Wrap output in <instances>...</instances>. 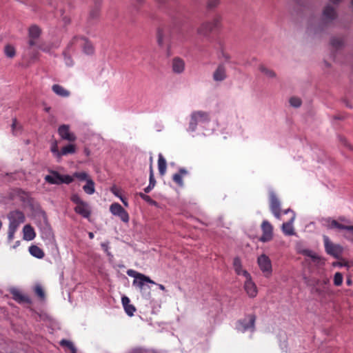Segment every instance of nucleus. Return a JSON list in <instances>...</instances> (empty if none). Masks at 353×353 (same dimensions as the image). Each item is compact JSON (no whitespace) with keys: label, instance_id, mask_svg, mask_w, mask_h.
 Masks as SVG:
<instances>
[{"label":"nucleus","instance_id":"obj_18","mask_svg":"<svg viewBox=\"0 0 353 353\" xmlns=\"http://www.w3.org/2000/svg\"><path fill=\"white\" fill-rule=\"evenodd\" d=\"M246 280L244 283V289L250 297H255L257 294V288L254 283L252 281V277H245Z\"/></svg>","mask_w":353,"mask_h":353},{"label":"nucleus","instance_id":"obj_59","mask_svg":"<svg viewBox=\"0 0 353 353\" xmlns=\"http://www.w3.org/2000/svg\"><path fill=\"white\" fill-rule=\"evenodd\" d=\"M119 199H121V201H122L125 206H128V203L125 199H123L122 196H119Z\"/></svg>","mask_w":353,"mask_h":353},{"label":"nucleus","instance_id":"obj_24","mask_svg":"<svg viewBox=\"0 0 353 353\" xmlns=\"http://www.w3.org/2000/svg\"><path fill=\"white\" fill-rule=\"evenodd\" d=\"M23 239L26 241H32L35 238L36 234L33 228L28 224L23 226Z\"/></svg>","mask_w":353,"mask_h":353},{"label":"nucleus","instance_id":"obj_9","mask_svg":"<svg viewBox=\"0 0 353 353\" xmlns=\"http://www.w3.org/2000/svg\"><path fill=\"white\" fill-rule=\"evenodd\" d=\"M148 283L156 284L154 281L150 279V278L145 274L141 275L138 277V279L134 280L132 282L133 286L137 288L141 292L143 291L150 290Z\"/></svg>","mask_w":353,"mask_h":353},{"label":"nucleus","instance_id":"obj_33","mask_svg":"<svg viewBox=\"0 0 353 353\" xmlns=\"http://www.w3.org/2000/svg\"><path fill=\"white\" fill-rule=\"evenodd\" d=\"M330 44L334 49L337 50L343 46L344 41L341 38L332 37L330 40Z\"/></svg>","mask_w":353,"mask_h":353},{"label":"nucleus","instance_id":"obj_57","mask_svg":"<svg viewBox=\"0 0 353 353\" xmlns=\"http://www.w3.org/2000/svg\"><path fill=\"white\" fill-rule=\"evenodd\" d=\"M154 185L148 184V185L144 188L145 193H149L154 188Z\"/></svg>","mask_w":353,"mask_h":353},{"label":"nucleus","instance_id":"obj_25","mask_svg":"<svg viewBox=\"0 0 353 353\" xmlns=\"http://www.w3.org/2000/svg\"><path fill=\"white\" fill-rule=\"evenodd\" d=\"M188 174V171L183 168H181L179 169V172L175 173L173 176L172 179L173 181L179 185L180 187L183 186V176L186 175Z\"/></svg>","mask_w":353,"mask_h":353},{"label":"nucleus","instance_id":"obj_40","mask_svg":"<svg viewBox=\"0 0 353 353\" xmlns=\"http://www.w3.org/2000/svg\"><path fill=\"white\" fill-rule=\"evenodd\" d=\"M50 150L54 156H55L58 159H60V151L58 150L57 143L56 141L52 143Z\"/></svg>","mask_w":353,"mask_h":353},{"label":"nucleus","instance_id":"obj_13","mask_svg":"<svg viewBox=\"0 0 353 353\" xmlns=\"http://www.w3.org/2000/svg\"><path fill=\"white\" fill-rule=\"evenodd\" d=\"M296 251L299 254L309 257L311 261L316 264H319L321 261V257L312 250L304 248L301 245H297Z\"/></svg>","mask_w":353,"mask_h":353},{"label":"nucleus","instance_id":"obj_58","mask_svg":"<svg viewBox=\"0 0 353 353\" xmlns=\"http://www.w3.org/2000/svg\"><path fill=\"white\" fill-rule=\"evenodd\" d=\"M65 62L66 65H72V61L70 57H69L65 56Z\"/></svg>","mask_w":353,"mask_h":353},{"label":"nucleus","instance_id":"obj_23","mask_svg":"<svg viewBox=\"0 0 353 353\" xmlns=\"http://www.w3.org/2000/svg\"><path fill=\"white\" fill-rule=\"evenodd\" d=\"M130 299L128 296H122L121 303L125 310V312L128 316H132L134 315V312H135L136 309L134 305L130 304Z\"/></svg>","mask_w":353,"mask_h":353},{"label":"nucleus","instance_id":"obj_46","mask_svg":"<svg viewBox=\"0 0 353 353\" xmlns=\"http://www.w3.org/2000/svg\"><path fill=\"white\" fill-rule=\"evenodd\" d=\"M126 273L129 276L133 277L134 279V280L138 279V277H140L141 275L143 274L132 269L128 270Z\"/></svg>","mask_w":353,"mask_h":353},{"label":"nucleus","instance_id":"obj_47","mask_svg":"<svg viewBox=\"0 0 353 353\" xmlns=\"http://www.w3.org/2000/svg\"><path fill=\"white\" fill-rule=\"evenodd\" d=\"M17 229L8 226V241L11 242L14 239V234Z\"/></svg>","mask_w":353,"mask_h":353},{"label":"nucleus","instance_id":"obj_39","mask_svg":"<svg viewBox=\"0 0 353 353\" xmlns=\"http://www.w3.org/2000/svg\"><path fill=\"white\" fill-rule=\"evenodd\" d=\"M139 196L143 201H146L149 204L154 205H157V202L155 201H154L153 199H152L151 197L150 196L147 195L146 194L143 193V192H139Z\"/></svg>","mask_w":353,"mask_h":353},{"label":"nucleus","instance_id":"obj_63","mask_svg":"<svg viewBox=\"0 0 353 353\" xmlns=\"http://www.w3.org/2000/svg\"><path fill=\"white\" fill-rule=\"evenodd\" d=\"M70 350H71V353H77V349L74 345Z\"/></svg>","mask_w":353,"mask_h":353},{"label":"nucleus","instance_id":"obj_2","mask_svg":"<svg viewBox=\"0 0 353 353\" xmlns=\"http://www.w3.org/2000/svg\"><path fill=\"white\" fill-rule=\"evenodd\" d=\"M211 121L210 114L203 110L193 111L190 115V121L187 131L194 132L199 128L206 130Z\"/></svg>","mask_w":353,"mask_h":353},{"label":"nucleus","instance_id":"obj_55","mask_svg":"<svg viewBox=\"0 0 353 353\" xmlns=\"http://www.w3.org/2000/svg\"><path fill=\"white\" fill-rule=\"evenodd\" d=\"M101 246L105 253L109 251L110 248L108 241L101 243Z\"/></svg>","mask_w":353,"mask_h":353},{"label":"nucleus","instance_id":"obj_6","mask_svg":"<svg viewBox=\"0 0 353 353\" xmlns=\"http://www.w3.org/2000/svg\"><path fill=\"white\" fill-rule=\"evenodd\" d=\"M321 225L327 229L336 228L339 230H347L353 234V225H344L330 217L323 218L321 220Z\"/></svg>","mask_w":353,"mask_h":353},{"label":"nucleus","instance_id":"obj_36","mask_svg":"<svg viewBox=\"0 0 353 353\" xmlns=\"http://www.w3.org/2000/svg\"><path fill=\"white\" fill-rule=\"evenodd\" d=\"M74 178H77L78 180L83 181H87L90 179L88 174L85 172H76L72 176Z\"/></svg>","mask_w":353,"mask_h":353},{"label":"nucleus","instance_id":"obj_61","mask_svg":"<svg viewBox=\"0 0 353 353\" xmlns=\"http://www.w3.org/2000/svg\"><path fill=\"white\" fill-rule=\"evenodd\" d=\"M289 212H291L292 215H293V213H294V212L293 210H292L290 208H288L283 211L284 214H288Z\"/></svg>","mask_w":353,"mask_h":353},{"label":"nucleus","instance_id":"obj_21","mask_svg":"<svg viewBox=\"0 0 353 353\" xmlns=\"http://www.w3.org/2000/svg\"><path fill=\"white\" fill-rule=\"evenodd\" d=\"M295 217L296 214L295 213H293V215L291 216L289 221L282 224V231L285 235L291 236L294 234L293 223L295 220Z\"/></svg>","mask_w":353,"mask_h":353},{"label":"nucleus","instance_id":"obj_45","mask_svg":"<svg viewBox=\"0 0 353 353\" xmlns=\"http://www.w3.org/2000/svg\"><path fill=\"white\" fill-rule=\"evenodd\" d=\"M12 129L13 133L15 135L19 134V131L21 130V125H19V123H17V119H15L13 120V122H12Z\"/></svg>","mask_w":353,"mask_h":353},{"label":"nucleus","instance_id":"obj_31","mask_svg":"<svg viewBox=\"0 0 353 353\" xmlns=\"http://www.w3.org/2000/svg\"><path fill=\"white\" fill-rule=\"evenodd\" d=\"M167 163L165 158L160 153L159 154V159H158V168L159 172L161 175L165 174L166 172Z\"/></svg>","mask_w":353,"mask_h":353},{"label":"nucleus","instance_id":"obj_43","mask_svg":"<svg viewBox=\"0 0 353 353\" xmlns=\"http://www.w3.org/2000/svg\"><path fill=\"white\" fill-rule=\"evenodd\" d=\"M220 3L219 0H208L207 3V8L209 10H212L216 8Z\"/></svg>","mask_w":353,"mask_h":353},{"label":"nucleus","instance_id":"obj_48","mask_svg":"<svg viewBox=\"0 0 353 353\" xmlns=\"http://www.w3.org/2000/svg\"><path fill=\"white\" fill-rule=\"evenodd\" d=\"M272 235H273V234H271V233L263 232V234L260 237L259 240L261 242H268L272 239Z\"/></svg>","mask_w":353,"mask_h":353},{"label":"nucleus","instance_id":"obj_22","mask_svg":"<svg viewBox=\"0 0 353 353\" xmlns=\"http://www.w3.org/2000/svg\"><path fill=\"white\" fill-rule=\"evenodd\" d=\"M233 266L236 274L243 275L245 278L250 277V274L248 272L243 269L241 259L239 257H235L234 259Z\"/></svg>","mask_w":353,"mask_h":353},{"label":"nucleus","instance_id":"obj_19","mask_svg":"<svg viewBox=\"0 0 353 353\" xmlns=\"http://www.w3.org/2000/svg\"><path fill=\"white\" fill-rule=\"evenodd\" d=\"M185 63L183 59L180 57H174L172 61V70L175 74H179L184 72Z\"/></svg>","mask_w":353,"mask_h":353},{"label":"nucleus","instance_id":"obj_27","mask_svg":"<svg viewBox=\"0 0 353 353\" xmlns=\"http://www.w3.org/2000/svg\"><path fill=\"white\" fill-rule=\"evenodd\" d=\"M41 237L43 239L52 242L54 240V234L52 228L49 225L43 227L41 230Z\"/></svg>","mask_w":353,"mask_h":353},{"label":"nucleus","instance_id":"obj_53","mask_svg":"<svg viewBox=\"0 0 353 353\" xmlns=\"http://www.w3.org/2000/svg\"><path fill=\"white\" fill-rule=\"evenodd\" d=\"M99 14V8L98 6H96V7L91 11L90 16L92 18L97 17Z\"/></svg>","mask_w":353,"mask_h":353},{"label":"nucleus","instance_id":"obj_28","mask_svg":"<svg viewBox=\"0 0 353 353\" xmlns=\"http://www.w3.org/2000/svg\"><path fill=\"white\" fill-rule=\"evenodd\" d=\"M80 45L83 47L84 53L87 54H92L94 53V47L92 44L84 38H81Z\"/></svg>","mask_w":353,"mask_h":353},{"label":"nucleus","instance_id":"obj_42","mask_svg":"<svg viewBox=\"0 0 353 353\" xmlns=\"http://www.w3.org/2000/svg\"><path fill=\"white\" fill-rule=\"evenodd\" d=\"M290 105L294 108H299L301 105V100L298 97H291L290 99Z\"/></svg>","mask_w":353,"mask_h":353},{"label":"nucleus","instance_id":"obj_32","mask_svg":"<svg viewBox=\"0 0 353 353\" xmlns=\"http://www.w3.org/2000/svg\"><path fill=\"white\" fill-rule=\"evenodd\" d=\"M259 70H260V72L263 74L267 78H269V79H274L276 77V74L275 72L266 68L265 66L261 65L259 66Z\"/></svg>","mask_w":353,"mask_h":353},{"label":"nucleus","instance_id":"obj_50","mask_svg":"<svg viewBox=\"0 0 353 353\" xmlns=\"http://www.w3.org/2000/svg\"><path fill=\"white\" fill-rule=\"evenodd\" d=\"M12 294L16 300L23 301L24 299V296L17 290H13Z\"/></svg>","mask_w":353,"mask_h":353},{"label":"nucleus","instance_id":"obj_4","mask_svg":"<svg viewBox=\"0 0 353 353\" xmlns=\"http://www.w3.org/2000/svg\"><path fill=\"white\" fill-rule=\"evenodd\" d=\"M50 174L46 175L44 178L45 181L49 184L60 185L62 183L70 184L73 182V177L70 175H61L57 171L50 170Z\"/></svg>","mask_w":353,"mask_h":353},{"label":"nucleus","instance_id":"obj_20","mask_svg":"<svg viewBox=\"0 0 353 353\" xmlns=\"http://www.w3.org/2000/svg\"><path fill=\"white\" fill-rule=\"evenodd\" d=\"M74 210L77 214L85 219H89L91 215V209L87 202H84L79 205H76Z\"/></svg>","mask_w":353,"mask_h":353},{"label":"nucleus","instance_id":"obj_17","mask_svg":"<svg viewBox=\"0 0 353 353\" xmlns=\"http://www.w3.org/2000/svg\"><path fill=\"white\" fill-rule=\"evenodd\" d=\"M271 211L276 219L281 218V203L276 196L272 193L270 195Z\"/></svg>","mask_w":353,"mask_h":353},{"label":"nucleus","instance_id":"obj_44","mask_svg":"<svg viewBox=\"0 0 353 353\" xmlns=\"http://www.w3.org/2000/svg\"><path fill=\"white\" fill-rule=\"evenodd\" d=\"M70 199H71L72 202H73L74 203L77 204V205H81V204H82V203H83L85 202L77 194H72L71 196Z\"/></svg>","mask_w":353,"mask_h":353},{"label":"nucleus","instance_id":"obj_1","mask_svg":"<svg viewBox=\"0 0 353 353\" xmlns=\"http://www.w3.org/2000/svg\"><path fill=\"white\" fill-rule=\"evenodd\" d=\"M337 18L336 10L331 6H326L322 12L321 21L317 25L311 24L307 30L310 33L316 34L327 29Z\"/></svg>","mask_w":353,"mask_h":353},{"label":"nucleus","instance_id":"obj_49","mask_svg":"<svg viewBox=\"0 0 353 353\" xmlns=\"http://www.w3.org/2000/svg\"><path fill=\"white\" fill-rule=\"evenodd\" d=\"M219 58L222 57L225 59L226 63H229L230 60V55L224 52L223 49L221 50L220 53L219 54Z\"/></svg>","mask_w":353,"mask_h":353},{"label":"nucleus","instance_id":"obj_30","mask_svg":"<svg viewBox=\"0 0 353 353\" xmlns=\"http://www.w3.org/2000/svg\"><path fill=\"white\" fill-rule=\"evenodd\" d=\"M83 191L89 194H93L95 192V188H94V182L92 179H89L86 181L85 185L83 186Z\"/></svg>","mask_w":353,"mask_h":353},{"label":"nucleus","instance_id":"obj_14","mask_svg":"<svg viewBox=\"0 0 353 353\" xmlns=\"http://www.w3.org/2000/svg\"><path fill=\"white\" fill-rule=\"evenodd\" d=\"M219 21L218 19H215L213 22H205L201 24L198 28L197 32L200 35L206 36L213 30L219 27Z\"/></svg>","mask_w":353,"mask_h":353},{"label":"nucleus","instance_id":"obj_3","mask_svg":"<svg viewBox=\"0 0 353 353\" xmlns=\"http://www.w3.org/2000/svg\"><path fill=\"white\" fill-rule=\"evenodd\" d=\"M256 316L254 314H248L243 319H239L236 323V329L238 332L244 333L245 332H254L255 330Z\"/></svg>","mask_w":353,"mask_h":353},{"label":"nucleus","instance_id":"obj_15","mask_svg":"<svg viewBox=\"0 0 353 353\" xmlns=\"http://www.w3.org/2000/svg\"><path fill=\"white\" fill-rule=\"evenodd\" d=\"M227 70L224 63L218 65L212 74V79L216 82H221L227 79Z\"/></svg>","mask_w":353,"mask_h":353},{"label":"nucleus","instance_id":"obj_35","mask_svg":"<svg viewBox=\"0 0 353 353\" xmlns=\"http://www.w3.org/2000/svg\"><path fill=\"white\" fill-rule=\"evenodd\" d=\"M4 53L7 57L13 58L15 56L16 51L12 46L7 45L4 48Z\"/></svg>","mask_w":353,"mask_h":353},{"label":"nucleus","instance_id":"obj_12","mask_svg":"<svg viewBox=\"0 0 353 353\" xmlns=\"http://www.w3.org/2000/svg\"><path fill=\"white\" fill-rule=\"evenodd\" d=\"M58 134L60 137L70 142L74 141L77 139L76 135L70 130V125L66 124L61 125L58 128Z\"/></svg>","mask_w":353,"mask_h":353},{"label":"nucleus","instance_id":"obj_26","mask_svg":"<svg viewBox=\"0 0 353 353\" xmlns=\"http://www.w3.org/2000/svg\"><path fill=\"white\" fill-rule=\"evenodd\" d=\"M52 91L58 96L61 97H68L70 92L59 84H54L52 87Z\"/></svg>","mask_w":353,"mask_h":353},{"label":"nucleus","instance_id":"obj_52","mask_svg":"<svg viewBox=\"0 0 353 353\" xmlns=\"http://www.w3.org/2000/svg\"><path fill=\"white\" fill-rule=\"evenodd\" d=\"M149 184L154 185L156 184V180L154 179L153 172L152 170V167H150V177H149Z\"/></svg>","mask_w":353,"mask_h":353},{"label":"nucleus","instance_id":"obj_7","mask_svg":"<svg viewBox=\"0 0 353 353\" xmlns=\"http://www.w3.org/2000/svg\"><path fill=\"white\" fill-rule=\"evenodd\" d=\"M8 219L9 220V226L16 229H18L19 225L26 220L24 214L20 210L10 212L8 214Z\"/></svg>","mask_w":353,"mask_h":353},{"label":"nucleus","instance_id":"obj_8","mask_svg":"<svg viewBox=\"0 0 353 353\" xmlns=\"http://www.w3.org/2000/svg\"><path fill=\"white\" fill-rule=\"evenodd\" d=\"M110 212L114 215L119 216L124 223L129 221V214L127 211L118 203H113L110 206Z\"/></svg>","mask_w":353,"mask_h":353},{"label":"nucleus","instance_id":"obj_51","mask_svg":"<svg viewBox=\"0 0 353 353\" xmlns=\"http://www.w3.org/2000/svg\"><path fill=\"white\" fill-rule=\"evenodd\" d=\"M60 345L62 346L67 347L69 349H71L74 346V344L72 343V342H71L70 341L66 340V339H62L60 341Z\"/></svg>","mask_w":353,"mask_h":353},{"label":"nucleus","instance_id":"obj_29","mask_svg":"<svg viewBox=\"0 0 353 353\" xmlns=\"http://www.w3.org/2000/svg\"><path fill=\"white\" fill-rule=\"evenodd\" d=\"M29 252L32 256L39 259H41L44 256L43 251L35 245H32L29 247Z\"/></svg>","mask_w":353,"mask_h":353},{"label":"nucleus","instance_id":"obj_54","mask_svg":"<svg viewBox=\"0 0 353 353\" xmlns=\"http://www.w3.org/2000/svg\"><path fill=\"white\" fill-rule=\"evenodd\" d=\"M145 350L140 347L132 349L128 353H145Z\"/></svg>","mask_w":353,"mask_h":353},{"label":"nucleus","instance_id":"obj_62","mask_svg":"<svg viewBox=\"0 0 353 353\" xmlns=\"http://www.w3.org/2000/svg\"><path fill=\"white\" fill-rule=\"evenodd\" d=\"M155 285H157L159 287V288L163 291H164L165 290V286L162 284H157L156 283Z\"/></svg>","mask_w":353,"mask_h":353},{"label":"nucleus","instance_id":"obj_11","mask_svg":"<svg viewBox=\"0 0 353 353\" xmlns=\"http://www.w3.org/2000/svg\"><path fill=\"white\" fill-rule=\"evenodd\" d=\"M257 263L260 270L265 276L272 273V263L270 258L265 254H261L257 259Z\"/></svg>","mask_w":353,"mask_h":353},{"label":"nucleus","instance_id":"obj_41","mask_svg":"<svg viewBox=\"0 0 353 353\" xmlns=\"http://www.w3.org/2000/svg\"><path fill=\"white\" fill-rule=\"evenodd\" d=\"M34 292L41 299H44L45 298V292L40 285H37L34 288Z\"/></svg>","mask_w":353,"mask_h":353},{"label":"nucleus","instance_id":"obj_60","mask_svg":"<svg viewBox=\"0 0 353 353\" xmlns=\"http://www.w3.org/2000/svg\"><path fill=\"white\" fill-rule=\"evenodd\" d=\"M166 55L167 57H170L171 55V50H170V46L169 45L168 46L167 50H166Z\"/></svg>","mask_w":353,"mask_h":353},{"label":"nucleus","instance_id":"obj_38","mask_svg":"<svg viewBox=\"0 0 353 353\" xmlns=\"http://www.w3.org/2000/svg\"><path fill=\"white\" fill-rule=\"evenodd\" d=\"M343 274L341 272H336L334 276V284L336 286H340L343 283Z\"/></svg>","mask_w":353,"mask_h":353},{"label":"nucleus","instance_id":"obj_16","mask_svg":"<svg viewBox=\"0 0 353 353\" xmlns=\"http://www.w3.org/2000/svg\"><path fill=\"white\" fill-rule=\"evenodd\" d=\"M29 37L28 41V48L30 49L32 47L37 46L36 40L40 37L41 29L36 25L32 26L29 28Z\"/></svg>","mask_w":353,"mask_h":353},{"label":"nucleus","instance_id":"obj_64","mask_svg":"<svg viewBox=\"0 0 353 353\" xmlns=\"http://www.w3.org/2000/svg\"><path fill=\"white\" fill-rule=\"evenodd\" d=\"M88 236L90 239H92L94 236V234L92 232H89L88 233Z\"/></svg>","mask_w":353,"mask_h":353},{"label":"nucleus","instance_id":"obj_5","mask_svg":"<svg viewBox=\"0 0 353 353\" xmlns=\"http://www.w3.org/2000/svg\"><path fill=\"white\" fill-rule=\"evenodd\" d=\"M323 239L326 253L334 259H339L343 253V247L339 244L332 243L326 235H323Z\"/></svg>","mask_w":353,"mask_h":353},{"label":"nucleus","instance_id":"obj_56","mask_svg":"<svg viewBox=\"0 0 353 353\" xmlns=\"http://www.w3.org/2000/svg\"><path fill=\"white\" fill-rule=\"evenodd\" d=\"M280 347L281 349L284 351V352H287L288 351V345H287V343L284 341L283 342L280 341Z\"/></svg>","mask_w":353,"mask_h":353},{"label":"nucleus","instance_id":"obj_34","mask_svg":"<svg viewBox=\"0 0 353 353\" xmlns=\"http://www.w3.org/2000/svg\"><path fill=\"white\" fill-rule=\"evenodd\" d=\"M76 151L75 146L73 144H68L65 147L62 148L60 151V159L62 156L67 155L69 154H74Z\"/></svg>","mask_w":353,"mask_h":353},{"label":"nucleus","instance_id":"obj_37","mask_svg":"<svg viewBox=\"0 0 353 353\" xmlns=\"http://www.w3.org/2000/svg\"><path fill=\"white\" fill-rule=\"evenodd\" d=\"M261 229H262L263 232L272 234V230H273L272 226L270 223V222L268 221H263V223L261 224Z\"/></svg>","mask_w":353,"mask_h":353},{"label":"nucleus","instance_id":"obj_10","mask_svg":"<svg viewBox=\"0 0 353 353\" xmlns=\"http://www.w3.org/2000/svg\"><path fill=\"white\" fill-rule=\"evenodd\" d=\"M172 34V30L168 27L159 28L157 30V43L159 47L162 48L163 46L170 41Z\"/></svg>","mask_w":353,"mask_h":353}]
</instances>
